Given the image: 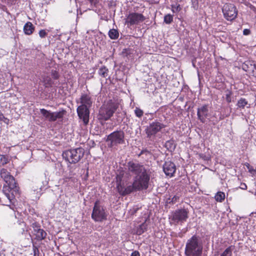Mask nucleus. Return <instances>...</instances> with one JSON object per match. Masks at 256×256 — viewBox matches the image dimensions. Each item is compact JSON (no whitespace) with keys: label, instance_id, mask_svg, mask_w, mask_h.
I'll return each instance as SVG.
<instances>
[{"label":"nucleus","instance_id":"obj_49","mask_svg":"<svg viewBox=\"0 0 256 256\" xmlns=\"http://www.w3.org/2000/svg\"><path fill=\"white\" fill-rule=\"evenodd\" d=\"M144 153H149V152L146 150H142L140 152V154H144Z\"/></svg>","mask_w":256,"mask_h":256},{"label":"nucleus","instance_id":"obj_23","mask_svg":"<svg viewBox=\"0 0 256 256\" xmlns=\"http://www.w3.org/2000/svg\"><path fill=\"white\" fill-rule=\"evenodd\" d=\"M108 36L112 40H116L118 38L119 33L118 30L116 29H112L108 32Z\"/></svg>","mask_w":256,"mask_h":256},{"label":"nucleus","instance_id":"obj_8","mask_svg":"<svg viewBox=\"0 0 256 256\" xmlns=\"http://www.w3.org/2000/svg\"><path fill=\"white\" fill-rule=\"evenodd\" d=\"M222 12L227 20L232 21L237 17L238 10L234 4H225L222 7Z\"/></svg>","mask_w":256,"mask_h":256},{"label":"nucleus","instance_id":"obj_28","mask_svg":"<svg viewBox=\"0 0 256 256\" xmlns=\"http://www.w3.org/2000/svg\"><path fill=\"white\" fill-rule=\"evenodd\" d=\"M164 21L166 24H171L173 21V16L170 14H167L165 15Z\"/></svg>","mask_w":256,"mask_h":256},{"label":"nucleus","instance_id":"obj_45","mask_svg":"<svg viewBox=\"0 0 256 256\" xmlns=\"http://www.w3.org/2000/svg\"><path fill=\"white\" fill-rule=\"evenodd\" d=\"M240 188L242 190H246L247 186L244 183H241Z\"/></svg>","mask_w":256,"mask_h":256},{"label":"nucleus","instance_id":"obj_29","mask_svg":"<svg viewBox=\"0 0 256 256\" xmlns=\"http://www.w3.org/2000/svg\"><path fill=\"white\" fill-rule=\"evenodd\" d=\"M8 162V158L4 155L0 154V166H4Z\"/></svg>","mask_w":256,"mask_h":256},{"label":"nucleus","instance_id":"obj_47","mask_svg":"<svg viewBox=\"0 0 256 256\" xmlns=\"http://www.w3.org/2000/svg\"><path fill=\"white\" fill-rule=\"evenodd\" d=\"M2 121L6 124H8L9 123V121L10 120L7 118H6L4 116V118L3 119Z\"/></svg>","mask_w":256,"mask_h":256},{"label":"nucleus","instance_id":"obj_42","mask_svg":"<svg viewBox=\"0 0 256 256\" xmlns=\"http://www.w3.org/2000/svg\"><path fill=\"white\" fill-rule=\"evenodd\" d=\"M248 64H250L251 66V70H254V69L256 70V65L254 64H252L250 62H247Z\"/></svg>","mask_w":256,"mask_h":256},{"label":"nucleus","instance_id":"obj_46","mask_svg":"<svg viewBox=\"0 0 256 256\" xmlns=\"http://www.w3.org/2000/svg\"><path fill=\"white\" fill-rule=\"evenodd\" d=\"M131 256H140V254L138 251H134L131 254Z\"/></svg>","mask_w":256,"mask_h":256},{"label":"nucleus","instance_id":"obj_21","mask_svg":"<svg viewBox=\"0 0 256 256\" xmlns=\"http://www.w3.org/2000/svg\"><path fill=\"white\" fill-rule=\"evenodd\" d=\"M34 26L30 22H27L24 26V32L26 34L30 35L34 30Z\"/></svg>","mask_w":256,"mask_h":256},{"label":"nucleus","instance_id":"obj_11","mask_svg":"<svg viewBox=\"0 0 256 256\" xmlns=\"http://www.w3.org/2000/svg\"><path fill=\"white\" fill-rule=\"evenodd\" d=\"M164 128V125L158 122L154 121L150 124L149 126L146 129V132L147 136L151 138L152 136H155L156 134L160 131V130Z\"/></svg>","mask_w":256,"mask_h":256},{"label":"nucleus","instance_id":"obj_1","mask_svg":"<svg viewBox=\"0 0 256 256\" xmlns=\"http://www.w3.org/2000/svg\"><path fill=\"white\" fill-rule=\"evenodd\" d=\"M202 248L200 238L194 235L186 243L185 254L186 256H201Z\"/></svg>","mask_w":256,"mask_h":256},{"label":"nucleus","instance_id":"obj_37","mask_svg":"<svg viewBox=\"0 0 256 256\" xmlns=\"http://www.w3.org/2000/svg\"><path fill=\"white\" fill-rule=\"evenodd\" d=\"M92 6H96L98 2V0H88Z\"/></svg>","mask_w":256,"mask_h":256},{"label":"nucleus","instance_id":"obj_36","mask_svg":"<svg viewBox=\"0 0 256 256\" xmlns=\"http://www.w3.org/2000/svg\"><path fill=\"white\" fill-rule=\"evenodd\" d=\"M39 36L41 38H44L47 35V32L44 30H41L39 32Z\"/></svg>","mask_w":256,"mask_h":256},{"label":"nucleus","instance_id":"obj_14","mask_svg":"<svg viewBox=\"0 0 256 256\" xmlns=\"http://www.w3.org/2000/svg\"><path fill=\"white\" fill-rule=\"evenodd\" d=\"M90 108L85 107L83 106H80L77 108V112L80 119H82L85 125H86L89 122Z\"/></svg>","mask_w":256,"mask_h":256},{"label":"nucleus","instance_id":"obj_16","mask_svg":"<svg viewBox=\"0 0 256 256\" xmlns=\"http://www.w3.org/2000/svg\"><path fill=\"white\" fill-rule=\"evenodd\" d=\"M176 170V166L171 161L166 162L163 166V170L166 176H173Z\"/></svg>","mask_w":256,"mask_h":256},{"label":"nucleus","instance_id":"obj_51","mask_svg":"<svg viewBox=\"0 0 256 256\" xmlns=\"http://www.w3.org/2000/svg\"><path fill=\"white\" fill-rule=\"evenodd\" d=\"M116 179H117V182H118V179H120V178H119L118 176H117Z\"/></svg>","mask_w":256,"mask_h":256},{"label":"nucleus","instance_id":"obj_9","mask_svg":"<svg viewBox=\"0 0 256 256\" xmlns=\"http://www.w3.org/2000/svg\"><path fill=\"white\" fill-rule=\"evenodd\" d=\"M124 134L123 131H115L110 134L107 138L106 141L110 142V147L122 144L124 142Z\"/></svg>","mask_w":256,"mask_h":256},{"label":"nucleus","instance_id":"obj_27","mask_svg":"<svg viewBox=\"0 0 256 256\" xmlns=\"http://www.w3.org/2000/svg\"><path fill=\"white\" fill-rule=\"evenodd\" d=\"M165 146L168 150L172 151L174 150L176 145L174 140H170L166 142Z\"/></svg>","mask_w":256,"mask_h":256},{"label":"nucleus","instance_id":"obj_7","mask_svg":"<svg viewBox=\"0 0 256 256\" xmlns=\"http://www.w3.org/2000/svg\"><path fill=\"white\" fill-rule=\"evenodd\" d=\"M40 112L46 120L50 122H54L58 119L62 118L66 114V111L64 110L58 112H52L44 108H41L40 109Z\"/></svg>","mask_w":256,"mask_h":256},{"label":"nucleus","instance_id":"obj_13","mask_svg":"<svg viewBox=\"0 0 256 256\" xmlns=\"http://www.w3.org/2000/svg\"><path fill=\"white\" fill-rule=\"evenodd\" d=\"M128 172L132 174L138 176L146 170L145 168L138 162H129L127 164Z\"/></svg>","mask_w":256,"mask_h":256},{"label":"nucleus","instance_id":"obj_41","mask_svg":"<svg viewBox=\"0 0 256 256\" xmlns=\"http://www.w3.org/2000/svg\"><path fill=\"white\" fill-rule=\"evenodd\" d=\"M250 34V30L249 29H244L243 30V34L244 36L249 35Z\"/></svg>","mask_w":256,"mask_h":256},{"label":"nucleus","instance_id":"obj_25","mask_svg":"<svg viewBox=\"0 0 256 256\" xmlns=\"http://www.w3.org/2000/svg\"><path fill=\"white\" fill-rule=\"evenodd\" d=\"M108 69L104 66L101 67L98 70L99 75L104 78L108 76Z\"/></svg>","mask_w":256,"mask_h":256},{"label":"nucleus","instance_id":"obj_44","mask_svg":"<svg viewBox=\"0 0 256 256\" xmlns=\"http://www.w3.org/2000/svg\"><path fill=\"white\" fill-rule=\"evenodd\" d=\"M200 156L201 158H202L204 160H209L208 156H206V155H204V154H200Z\"/></svg>","mask_w":256,"mask_h":256},{"label":"nucleus","instance_id":"obj_39","mask_svg":"<svg viewBox=\"0 0 256 256\" xmlns=\"http://www.w3.org/2000/svg\"><path fill=\"white\" fill-rule=\"evenodd\" d=\"M226 102L228 103L232 101V98L230 96V94H226Z\"/></svg>","mask_w":256,"mask_h":256},{"label":"nucleus","instance_id":"obj_48","mask_svg":"<svg viewBox=\"0 0 256 256\" xmlns=\"http://www.w3.org/2000/svg\"><path fill=\"white\" fill-rule=\"evenodd\" d=\"M4 118L3 114L0 112V121H2Z\"/></svg>","mask_w":256,"mask_h":256},{"label":"nucleus","instance_id":"obj_40","mask_svg":"<svg viewBox=\"0 0 256 256\" xmlns=\"http://www.w3.org/2000/svg\"><path fill=\"white\" fill-rule=\"evenodd\" d=\"M117 188L119 192V193L121 194L120 190L124 191V188L122 187V186L120 185V182L118 184H117Z\"/></svg>","mask_w":256,"mask_h":256},{"label":"nucleus","instance_id":"obj_4","mask_svg":"<svg viewBox=\"0 0 256 256\" xmlns=\"http://www.w3.org/2000/svg\"><path fill=\"white\" fill-rule=\"evenodd\" d=\"M150 180V175L147 170L136 176L134 182L136 190H146L148 187Z\"/></svg>","mask_w":256,"mask_h":256},{"label":"nucleus","instance_id":"obj_32","mask_svg":"<svg viewBox=\"0 0 256 256\" xmlns=\"http://www.w3.org/2000/svg\"><path fill=\"white\" fill-rule=\"evenodd\" d=\"M181 8L180 6L178 5H172V10L174 13H178L180 10Z\"/></svg>","mask_w":256,"mask_h":256},{"label":"nucleus","instance_id":"obj_3","mask_svg":"<svg viewBox=\"0 0 256 256\" xmlns=\"http://www.w3.org/2000/svg\"><path fill=\"white\" fill-rule=\"evenodd\" d=\"M118 108V104L112 102L103 105L100 109L98 118L104 120H108L112 116Z\"/></svg>","mask_w":256,"mask_h":256},{"label":"nucleus","instance_id":"obj_17","mask_svg":"<svg viewBox=\"0 0 256 256\" xmlns=\"http://www.w3.org/2000/svg\"><path fill=\"white\" fill-rule=\"evenodd\" d=\"M208 114V109L207 105H204L198 108L197 115L198 119L202 122H204Z\"/></svg>","mask_w":256,"mask_h":256},{"label":"nucleus","instance_id":"obj_2","mask_svg":"<svg viewBox=\"0 0 256 256\" xmlns=\"http://www.w3.org/2000/svg\"><path fill=\"white\" fill-rule=\"evenodd\" d=\"M84 150L82 148L71 149L62 153V157L70 164H76L83 157Z\"/></svg>","mask_w":256,"mask_h":256},{"label":"nucleus","instance_id":"obj_20","mask_svg":"<svg viewBox=\"0 0 256 256\" xmlns=\"http://www.w3.org/2000/svg\"><path fill=\"white\" fill-rule=\"evenodd\" d=\"M236 106L238 109L241 110L244 109L246 106L248 108H250V104L248 103V100L246 98H241L238 100Z\"/></svg>","mask_w":256,"mask_h":256},{"label":"nucleus","instance_id":"obj_24","mask_svg":"<svg viewBox=\"0 0 256 256\" xmlns=\"http://www.w3.org/2000/svg\"><path fill=\"white\" fill-rule=\"evenodd\" d=\"M134 190H135V187L134 186V182L132 186H127L126 188H125L124 190V191L120 190V192H121L122 195L124 196V195L128 194H130Z\"/></svg>","mask_w":256,"mask_h":256},{"label":"nucleus","instance_id":"obj_33","mask_svg":"<svg viewBox=\"0 0 256 256\" xmlns=\"http://www.w3.org/2000/svg\"><path fill=\"white\" fill-rule=\"evenodd\" d=\"M134 113L136 116H138V118H140L142 116L144 112L140 108H136L134 110Z\"/></svg>","mask_w":256,"mask_h":256},{"label":"nucleus","instance_id":"obj_31","mask_svg":"<svg viewBox=\"0 0 256 256\" xmlns=\"http://www.w3.org/2000/svg\"><path fill=\"white\" fill-rule=\"evenodd\" d=\"M44 82L45 83L46 86H52L53 84L51 78L48 76H46L44 79Z\"/></svg>","mask_w":256,"mask_h":256},{"label":"nucleus","instance_id":"obj_15","mask_svg":"<svg viewBox=\"0 0 256 256\" xmlns=\"http://www.w3.org/2000/svg\"><path fill=\"white\" fill-rule=\"evenodd\" d=\"M32 226L34 230V234L36 236V238L38 240H41L46 238V232L42 229L40 228V226L36 223H33Z\"/></svg>","mask_w":256,"mask_h":256},{"label":"nucleus","instance_id":"obj_34","mask_svg":"<svg viewBox=\"0 0 256 256\" xmlns=\"http://www.w3.org/2000/svg\"><path fill=\"white\" fill-rule=\"evenodd\" d=\"M51 75L54 79L57 80L59 78V74L56 70H52Z\"/></svg>","mask_w":256,"mask_h":256},{"label":"nucleus","instance_id":"obj_18","mask_svg":"<svg viewBox=\"0 0 256 256\" xmlns=\"http://www.w3.org/2000/svg\"><path fill=\"white\" fill-rule=\"evenodd\" d=\"M12 190H14L15 192L18 190L17 186L16 188H12L8 184L4 185L2 187V192L8 200L10 203L12 202V200L14 199L13 194H10Z\"/></svg>","mask_w":256,"mask_h":256},{"label":"nucleus","instance_id":"obj_12","mask_svg":"<svg viewBox=\"0 0 256 256\" xmlns=\"http://www.w3.org/2000/svg\"><path fill=\"white\" fill-rule=\"evenodd\" d=\"M0 176L10 187H16L17 184L14 178L10 174V172L7 169L5 168L0 169Z\"/></svg>","mask_w":256,"mask_h":256},{"label":"nucleus","instance_id":"obj_26","mask_svg":"<svg viewBox=\"0 0 256 256\" xmlns=\"http://www.w3.org/2000/svg\"><path fill=\"white\" fill-rule=\"evenodd\" d=\"M214 198L217 202H222L225 198V194L223 192H218L215 195Z\"/></svg>","mask_w":256,"mask_h":256},{"label":"nucleus","instance_id":"obj_19","mask_svg":"<svg viewBox=\"0 0 256 256\" xmlns=\"http://www.w3.org/2000/svg\"><path fill=\"white\" fill-rule=\"evenodd\" d=\"M80 105L85 107L90 108L92 104V98L89 94H82L80 99Z\"/></svg>","mask_w":256,"mask_h":256},{"label":"nucleus","instance_id":"obj_43","mask_svg":"<svg viewBox=\"0 0 256 256\" xmlns=\"http://www.w3.org/2000/svg\"><path fill=\"white\" fill-rule=\"evenodd\" d=\"M248 64H246V62H244L242 65V69L245 71H248Z\"/></svg>","mask_w":256,"mask_h":256},{"label":"nucleus","instance_id":"obj_5","mask_svg":"<svg viewBox=\"0 0 256 256\" xmlns=\"http://www.w3.org/2000/svg\"><path fill=\"white\" fill-rule=\"evenodd\" d=\"M108 214L105 208L100 204V202H95L92 214V218L95 222H102L106 220Z\"/></svg>","mask_w":256,"mask_h":256},{"label":"nucleus","instance_id":"obj_22","mask_svg":"<svg viewBox=\"0 0 256 256\" xmlns=\"http://www.w3.org/2000/svg\"><path fill=\"white\" fill-rule=\"evenodd\" d=\"M148 224L146 222H144L141 224L139 225L136 230V234L138 235H141L147 230Z\"/></svg>","mask_w":256,"mask_h":256},{"label":"nucleus","instance_id":"obj_38","mask_svg":"<svg viewBox=\"0 0 256 256\" xmlns=\"http://www.w3.org/2000/svg\"><path fill=\"white\" fill-rule=\"evenodd\" d=\"M246 166L248 168V171L250 173H252L253 172H255V170L249 164H246Z\"/></svg>","mask_w":256,"mask_h":256},{"label":"nucleus","instance_id":"obj_6","mask_svg":"<svg viewBox=\"0 0 256 256\" xmlns=\"http://www.w3.org/2000/svg\"><path fill=\"white\" fill-rule=\"evenodd\" d=\"M188 212L184 208L178 209L171 212L170 219L174 224H182L186 221L188 216Z\"/></svg>","mask_w":256,"mask_h":256},{"label":"nucleus","instance_id":"obj_50","mask_svg":"<svg viewBox=\"0 0 256 256\" xmlns=\"http://www.w3.org/2000/svg\"><path fill=\"white\" fill-rule=\"evenodd\" d=\"M34 190L37 191V192H40L41 190V188H39L34 189Z\"/></svg>","mask_w":256,"mask_h":256},{"label":"nucleus","instance_id":"obj_35","mask_svg":"<svg viewBox=\"0 0 256 256\" xmlns=\"http://www.w3.org/2000/svg\"><path fill=\"white\" fill-rule=\"evenodd\" d=\"M32 249L34 256H39L40 252L38 248L36 246L33 245Z\"/></svg>","mask_w":256,"mask_h":256},{"label":"nucleus","instance_id":"obj_10","mask_svg":"<svg viewBox=\"0 0 256 256\" xmlns=\"http://www.w3.org/2000/svg\"><path fill=\"white\" fill-rule=\"evenodd\" d=\"M146 18L142 14L137 12L130 13L126 18L125 24L128 26L137 25L144 22Z\"/></svg>","mask_w":256,"mask_h":256},{"label":"nucleus","instance_id":"obj_30","mask_svg":"<svg viewBox=\"0 0 256 256\" xmlns=\"http://www.w3.org/2000/svg\"><path fill=\"white\" fill-rule=\"evenodd\" d=\"M179 198L180 196H174L172 200H170V198L166 202L173 204L178 201Z\"/></svg>","mask_w":256,"mask_h":256}]
</instances>
